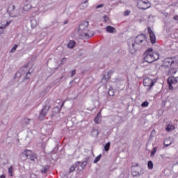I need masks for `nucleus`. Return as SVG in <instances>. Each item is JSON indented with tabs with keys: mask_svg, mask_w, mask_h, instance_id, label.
<instances>
[{
	"mask_svg": "<svg viewBox=\"0 0 178 178\" xmlns=\"http://www.w3.org/2000/svg\"><path fill=\"white\" fill-rule=\"evenodd\" d=\"M145 41L147 42V35L145 34L141 33L138 35L134 40V43H132L131 45H130V43L128 42L129 46V52L131 54V55L136 54L137 51H138V45H140V44H143Z\"/></svg>",
	"mask_w": 178,
	"mask_h": 178,
	"instance_id": "1",
	"label": "nucleus"
},
{
	"mask_svg": "<svg viewBox=\"0 0 178 178\" xmlns=\"http://www.w3.org/2000/svg\"><path fill=\"white\" fill-rule=\"evenodd\" d=\"M88 26L90 23L88 21H82L79 25L78 33L81 37H85V38H91L95 33L93 31H88Z\"/></svg>",
	"mask_w": 178,
	"mask_h": 178,
	"instance_id": "2",
	"label": "nucleus"
},
{
	"mask_svg": "<svg viewBox=\"0 0 178 178\" xmlns=\"http://www.w3.org/2000/svg\"><path fill=\"white\" fill-rule=\"evenodd\" d=\"M143 56L145 62H147V63H153V62L159 59V53L154 52V49L150 47L145 50L143 54Z\"/></svg>",
	"mask_w": 178,
	"mask_h": 178,
	"instance_id": "3",
	"label": "nucleus"
},
{
	"mask_svg": "<svg viewBox=\"0 0 178 178\" xmlns=\"http://www.w3.org/2000/svg\"><path fill=\"white\" fill-rule=\"evenodd\" d=\"M49 104V101L47 100L45 104L43 105V107L38 115L39 120H44V119L47 118V114L48 113L49 109H51V106Z\"/></svg>",
	"mask_w": 178,
	"mask_h": 178,
	"instance_id": "4",
	"label": "nucleus"
},
{
	"mask_svg": "<svg viewBox=\"0 0 178 178\" xmlns=\"http://www.w3.org/2000/svg\"><path fill=\"white\" fill-rule=\"evenodd\" d=\"M137 8L140 10H147L151 8V3L149 0H138Z\"/></svg>",
	"mask_w": 178,
	"mask_h": 178,
	"instance_id": "5",
	"label": "nucleus"
},
{
	"mask_svg": "<svg viewBox=\"0 0 178 178\" xmlns=\"http://www.w3.org/2000/svg\"><path fill=\"white\" fill-rule=\"evenodd\" d=\"M173 65H175V60H173V58H167L163 60L161 67H164V69H170Z\"/></svg>",
	"mask_w": 178,
	"mask_h": 178,
	"instance_id": "6",
	"label": "nucleus"
},
{
	"mask_svg": "<svg viewBox=\"0 0 178 178\" xmlns=\"http://www.w3.org/2000/svg\"><path fill=\"white\" fill-rule=\"evenodd\" d=\"M156 79H152L151 78H146L143 79V86L145 87H149L148 90H151L155 86Z\"/></svg>",
	"mask_w": 178,
	"mask_h": 178,
	"instance_id": "7",
	"label": "nucleus"
},
{
	"mask_svg": "<svg viewBox=\"0 0 178 178\" xmlns=\"http://www.w3.org/2000/svg\"><path fill=\"white\" fill-rule=\"evenodd\" d=\"M177 79L178 76H171L167 79L169 90H173V84H177L178 83Z\"/></svg>",
	"mask_w": 178,
	"mask_h": 178,
	"instance_id": "8",
	"label": "nucleus"
},
{
	"mask_svg": "<svg viewBox=\"0 0 178 178\" xmlns=\"http://www.w3.org/2000/svg\"><path fill=\"white\" fill-rule=\"evenodd\" d=\"M147 33L149 34L151 44H155L156 42V37L155 36V33L149 26L147 27Z\"/></svg>",
	"mask_w": 178,
	"mask_h": 178,
	"instance_id": "9",
	"label": "nucleus"
},
{
	"mask_svg": "<svg viewBox=\"0 0 178 178\" xmlns=\"http://www.w3.org/2000/svg\"><path fill=\"white\" fill-rule=\"evenodd\" d=\"M88 161H90V156L86 157L83 160V161H79V166L82 169H86V167L87 166V163H88Z\"/></svg>",
	"mask_w": 178,
	"mask_h": 178,
	"instance_id": "10",
	"label": "nucleus"
},
{
	"mask_svg": "<svg viewBox=\"0 0 178 178\" xmlns=\"http://www.w3.org/2000/svg\"><path fill=\"white\" fill-rule=\"evenodd\" d=\"M79 165H80V161H76L72 165H71L68 171L69 175H70V173H73Z\"/></svg>",
	"mask_w": 178,
	"mask_h": 178,
	"instance_id": "11",
	"label": "nucleus"
},
{
	"mask_svg": "<svg viewBox=\"0 0 178 178\" xmlns=\"http://www.w3.org/2000/svg\"><path fill=\"white\" fill-rule=\"evenodd\" d=\"M175 129H176V127H175V125H173V122H170L167 126L165 127V130L166 131H168V133L170 131H173V130H175Z\"/></svg>",
	"mask_w": 178,
	"mask_h": 178,
	"instance_id": "12",
	"label": "nucleus"
},
{
	"mask_svg": "<svg viewBox=\"0 0 178 178\" xmlns=\"http://www.w3.org/2000/svg\"><path fill=\"white\" fill-rule=\"evenodd\" d=\"M106 31L110 33L111 34H115L116 33V29L112 26H107L106 27Z\"/></svg>",
	"mask_w": 178,
	"mask_h": 178,
	"instance_id": "13",
	"label": "nucleus"
},
{
	"mask_svg": "<svg viewBox=\"0 0 178 178\" xmlns=\"http://www.w3.org/2000/svg\"><path fill=\"white\" fill-rule=\"evenodd\" d=\"M48 170H49V165H44V166L41 168L40 172H41V173H42L43 175H45V174L48 173Z\"/></svg>",
	"mask_w": 178,
	"mask_h": 178,
	"instance_id": "14",
	"label": "nucleus"
},
{
	"mask_svg": "<svg viewBox=\"0 0 178 178\" xmlns=\"http://www.w3.org/2000/svg\"><path fill=\"white\" fill-rule=\"evenodd\" d=\"M75 46L76 42L74 40H70L67 44V47L68 48H70V49H73V48H74Z\"/></svg>",
	"mask_w": 178,
	"mask_h": 178,
	"instance_id": "15",
	"label": "nucleus"
},
{
	"mask_svg": "<svg viewBox=\"0 0 178 178\" xmlns=\"http://www.w3.org/2000/svg\"><path fill=\"white\" fill-rule=\"evenodd\" d=\"M168 72L170 74H176V73H177V70L172 65V67H170Z\"/></svg>",
	"mask_w": 178,
	"mask_h": 178,
	"instance_id": "16",
	"label": "nucleus"
},
{
	"mask_svg": "<svg viewBox=\"0 0 178 178\" xmlns=\"http://www.w3.org/2000/svg\"><path fill=\"white\" fill-rule=\"evenodd\" d=\"M131 175L134 177H137V176L138 177L141 176V174L136 170H132Z\"/></svg>",
	"mask_w": 178,
	"mask_h": 178,
	"instance_id": "17",
	"label": "nucleus"
},
{
	"mask_svg": "<svg viewBox=\"0 0 178 178\" xmlns=\"http://www.w3.org/2000/svg\"><path fill=\"white\" fill-rule=\"evenodd\" d=\"M156 134V131H155V129H153L150 133L149 140H152V138H154V137H155Z\"/></svg>",
	"mask_w": 178,
	"mask_h": 178,
	"instance_id": "18",
	"label": "nucleus"
},
{
	"mask_svg": "<svg viewBox=\"0 0 178 178\" xmlns=\"http://www.w3.org/2000/svg\"><path fill=\"white\" fill-rule=\"evenodd\" d=\"M30 9H31V4L30 3L25 5L23 8V10H24L25 12H29Z\"/></svg>",
	"mask_w": 178,
	"mask_h": 178,
	"instance_id": "19",
	"label": "nucleus"
},
{
	"mask_svg": "<svg viewBox=\"0 0 178 178\" xmlns=\"http://www.w3.org/2000/svg\"><path fill=\"white\" fill-rule=\"evenodd\" d=\"M168 141H169V139H165L163 142V145L165 148L169 147L170 145H172V141H170V143H168Z\"/></svg>",
	"mask_w": 178,
	"mask_h": 178,
	"instance_id": "20",
	"label": "nucleus"
},
{
	"mask_svg": "<svg viewBox=\"0 0 178 178\" xmlns=\"http://www.w3.org/2000/svg\"><path fill=\"white\" fill-rule=\"evenodd\" d=\"M111 149V142H108L106 145H104V151L106 152H108L109 149Z\"/></svg>",
	"mask_w": 178,
	"mask_h": 178,
	"instance_id": "21",
	"label": "nucleus"
},
{
	"mask_svg": "<svg viewBox=\"0 0 178 178\" xmlns=\"http://www.w3.org/2000/svg\"><path fill=\"white\" fill-rule=\"evenodd\" d=\"M31 24L32 29H35V27H37V24H38L37 20H35V19H32V20L31 21Z\"/></svg>",
	"mask_w": 178,
	"mask_h": 178,
	"instance_id": "22",
	"label": "nucleus"
},
{
	"mask_svg": "<svg viewBox=\"0 0 178 178\" xmlns=\"http://www.w3.org/2000/svg\"><path fill=\"white\" fill-rule=\"evenodd\" d=\"M108 80H109V78H107L106 75L104 74L102 79V83H104V84H106V83H108Z\"/></svg>",
	"mask_w": 178,
	"mask_h": 178,
	"instance_id": "23",
	"label": "nucleus"
},
{
	"mask_svg": "<svg viewBox=\"0 0 178 178\" xmlns=\"http://www.w3.org/2000/svg\"><path fill=\"white\" fill-rule=\"evenodd\" d=\"M101 158H102V154H99L97 156L93 161V163H98L99 161H101Z\"/></svg>",
	"mask_w": 178,
	"mask_h": 178,
	"instance_id": "24",
	"label": "nucleus"
},
{
	"mask_svg": "<svg viewBox=\"0 0 178 178\" xmlns=\"http://www.w3.org/2000/svg\"><path fill=\"white\" fill-rule=\"evenodd\" d=\"M30 77H31V72H30V71H29V72L26 74V75H25V76H24V79H23V81H24V80H29V79H30Z\"/></svg>",
	"mask_w": 178,
	"mask_h": 178,
	"instance_id": "25",
	"label": "nucleus"
},
{
	"mask_svg": "<svg viewBox=\"0 0 178 178\" xmlns=\"http://www.w3.org/2000/svg\"><path fill=\"white\" fill-rule=\"evenodd\" d=\"M147 167L149 170L154 169V163H152V161H149L147 162Z\"/></svg>",
	"mask_w": 178,
	"mask_h": 178,
	"instance_id": "26",
	"label": "nucleus"
},
{
	"mask_svg": "<svg viewBox=\"0 0 178 178\" xmlns=\"http://www.w3.org/2000/svg\"><path fill=\"white\" fill-rule=\"evenodd\" d=\"M156 149H158V148H156V147L153 148V149L150 154L151 158H153V156H155V154H156Z\"/></svg>",
	"mask_w": 178,
	"mask_h": 178,
	"instance_id": "27",
	"label": "nucleus"
},
{
	"mask_svg": "<svg viewBox=\"0 0 178 178\" xmlns=\"http://www.w3.org/2000/svg\"><path fill=\"white\" fill-rule=\"evenodd\" d=\"M35 159H37V154H33L30 156V160L33 161V162H35Z\"/></svg>",
	"mask_w": 178,
	"mask_h": 178,
	"instance_id": "28",
	"label": "nucleus"
},
{
	"mask_svg": "<svg viewBox=\"0 0 178 178\" xmlns=\"http://www.w3.org/2000/svg\"><path fill=\"white\" fill-rule=\"evenodd\" d=\"M31 154V151H30L29 149H25L24 151V155H25V156H26V157L30 156Z\"/></svg>",
	"mask_w": 178,
	"mask_h": 178,
	"instance_id": "29",
	"label": "nucleus"
},
{
	"mask_svg": "<svg viewBox=\"0 0 178 178\" xmlns=\"http://www.w3.org/2000/svg\"><path fill=\"white\" fill-rule=\"evenodd\" d=\"M149 105V103L147 101H145L142 103L141 106L142 108H147Z\"/></svg>",
	"mask_w": 178,
	"mask_h": 178,
	"instance_id": "30",
	"label": "nucleus"
},
{
	"mask_svg": "<svg viewBox=\"0 0 178 178\" xmlns=\"http://www.w3.org/2000/svg\"><path fill=\"white\" fill-rule=\"evenodd\" d=\"M17 47H18L17 44H15V45L13 46V47L11 49L10 52H11L12 54H14V52H16V49H17Z\"/></svg>",
	"mask_w": 178,
	"mask_h": 178,
	"instance_id": "31",
	"label": "nucleus"
},
{
	"mask_svg": "<svg viewBox=\"0 0 178 178\" xmlns=\"http://www.w3.org/2000/svg\"><path fill=\"white\" fill-rule=\"evenodd\" d=\"M108 94L109 97H113V95H115V92H113V90H108Z\"/></svg>",
	"mask_w": 178,
	"mask_h": 178,
	"instance_id": "32",
	"label": "nucleus"
},
{
	"mask_svg": "<svg viewBox=\"0 0 178 178\" xmlns=\"http://www.w3.org/2000/svg\"><path fill=\"white\" fill-rule=\"evenodd\" d=\"M131 13V11L129 10H127L124 12L123 15L124 16H129Z\"/></svg>",
	"mask_w": 178,
	"mask_h": 178,
	"instance_id": "33",
	"label": "nucleus"
},
{
	"mask_svg": "<svg viewBox=\"0 0 178 178\" xmlns=\"http://www.w3.org/2000/svg\"><path fill=\"white\" fill-rule=\"evenodd\" d=\"M103 19H104L105 23H107V22H109V17L108 16H106V15H104L103 17Z\"/></svg>",
	"mask_w": 178,
	"mask_h": 178,
	"instance_id": "34",
	"label": "nucleus"
},
{
	"mask_svg": "<svg viewBox=\"0 0 178 178\" xmlns=\"http://www.w3.org/2000/svg\"><path fill=\"white\" fill-rule=\"evenodd\" d=\"M99 122H101V120H99V117H98V115H97V117L95 118V122L98 124Z\"/></svg>",
	"mask_w": 178,
	"mask_h": 178,
	"instance_id": "35",
	"label": "nucleus"
},
{
	"mask_svg": "<svg viewBox=\"0 0 178 178\" xmlns=\"http://www.w3.org/2000/svg\"><path fill=\"white\" fill-rule=\"evenodd\" d=\"M113 74V72L109 71L107 72L108 79H111V76Z\"/></svg>",
	"mask_w": 178,
	"mask_h": 178,
	"instance_id": "36",
	"label": "nucleus"
},
{
	"mask_svg": "<svg viewBox=\"0 0 178 178\" xmlns=\"http://www.w3.org/2000/svg\"><path fill=\"white\" fill-rule=\"evenodd\" d=\"M24 123L25 124H30V119L24 118Z\"/></svg>",
	"mask_w": 178,
	"mask_h": 178,
	"instance_id": "37",
	"label": "nucleus"
},
{
	"mask_svg": "<svg viewBox=\"0 0 178 178\" xmlns=\"http://www.w3.org/2000/svg\"><path fill=\"white\" fill-rule=\"evenodd\" d=\"M67 60V58H66L65 57L63 58L60 65H63V63H65V62H66Z\"/></svg>",
	"mask_w": 178,
	"mask_h": 178,
	"instance_id": "38",
	"label": "nucleus"
},
{
	"mask_svg": "<svg viewBox=\"0 0 178 178\" xmlns=\"http://www.w3.org/2000/svg\"><path fill=\"white\" fill-rule=\"evenodd\" d=\"M13 170V168L12 166H10L9 168H8V173L10 174V176H13L12 175V170Z\"/></svg>",
	"mask_w": 178,
	"mask_h": 178,
	"instance_id": "39",
	"label": "nucleus"
},
{
	"mask_svg": "<svg viewBox=\"0 0 178 178\" xmlns=\"http://www.w3.org/2000/svg\"><path fill=\"white\" fill-rule=\"evenodd\" d=\"M74 74H76V70H74L72 71L70 77H73V76H74Z\"/></svg>",
	"mask_w": 178,
	"mask_h": 178,
	"instance_id": "40",
	"label": "nucleus"
},
{
	"mask_svg": "<svg viewBox=\"0 0 178 178\" xmlns=\"http://www.w3.org/2000/svg\"><path fill=\"white\" fill-rule=\"evenodd\" d=\"M99 8H104V4H99L96 6V9H99Z\"/></svg>",
	"mask_w": 178,
	"mask_h": 178,
	"instance_id": "41",
	"label": "nucleus"
},
{
	"mask_svg": "<svg viewBox=\"0 0 178 178\" xmlns=\"http://www.w3.org/2000/svg\"><path fill=\"white\" fill-rule=\"evenodd\" d=\"M11 23H12V21L7 22L6 24L4 25L5 27H8V26H9Z\"/></svg>",
	"mask_w": 178,
	"mask_h": 178,
	"instance_id": "42",
	"label": "nucleus"
},
{
	"mask_svg": "<svg viewBox=\"0 0 178 178\" xmlns=\"http://www.w3.org/2000/svg\"><path fill=\"white\" fill-rule=\"evenodd\" d=\"M3 33H5V31H3V28H0V35L3 34Z\"/></svg>",
	"mask_w": 178,
	"mask_h": 178,
	"instance_id": "43",
	"label": "nucleus"
},
{
	"mask_svg": "<svg viewBox=\"0 0 178 178\" xmlns=\"http://www.w3.org/2000/svg\"><path fill=\"white\" fill-rule=\"evenodd\" d=\"M63 76H62L61 77H60L59 79H57V83H59V81H60L62 80V79H63Z\"/></svg>",
	"mask_w": 178,
	"mask_h": 178,
	"instance_id": "44",
	"label": "nucleus"
},
{
	"mask_svg": "<svg viewBox=\"0 0 178 178\" xmlns=\"http://www.w3.org/2000/svg\"><path fill=\"white\" fill-rule=\"evenodd\" d=\"M173 19L174 20H178V16L177 15L174 16Z\"/></svg>",
	"mask_w": 178,
	"mask_h": 178,
	"instance_id": "45",
	"label": "nucleus"
},
{
	"mask_svg": "<svg viewBox=\"0 0 178 178\" xmlns=\"http://www.w3.org/2000/svg\"><path fill=\"white\" fill-rule=\"evenodd\" d=\"M87 2H88V0H85L83 1L81 3L83 4V3H87Z\"/></svg>",
	"mask_w": 178,
	"mask_h": 178,
	"instance_id": "46",
	"label": "nucleus"
},
{
	"mask_svg": "<svg viewBox=\"0 0 178 178\" xmlns=\"http://www.w3.org/2000/svg\"><path fill=\"white\" fill-rule=\"evenodd\" d=\"M0 29H3V30H5V29H6V26H5V25L3 26H0Z\"/></svg>",
	"mask_w": 178,
	"mask_h": 178,
	"instance_id": "47",
	"label": "nucleus"
},
{
	"mask_svg": "<svg viewBox=\"0 0 178 178\" xmlns=\"http://www.w3.org/2000/svg\"><path fill=\"white\" fill-rule=\"evenodd\" d=\"M0 178H6V177L4 175H2L0 176Z\"/></svg>",
	"mask_w": 178,
	"mask_h": 178,
	"instance_id": "48",
	"label": "nucleus"
},
{
	"mask_svg": "<svg viewBox=\"0 0 178 178\" xmlns=\"http://www.w3.org/2000/svg\"><path fill=\"white\" fill-rule=\"evenodd\" d=\"M69 23V21H67V20H65V22H64V24H67Z\"/></svg>",
	"mask_w": 178,
	"mask_h": 178,
	"instance_id": "49",
	"label": "nucleus"
},
{
	"mask_svg": "<svg viewBox=\"0 0 178 178\" xmlns=\"http://www.w3.org/2000/svg\"><path fill=\"white\" fill-rule=\"evenodd\" d=\"M19 74V72H17L15 74V79H16V77L17 76V74Z\"/></svg>",
	"mask_w": 178,
	"mask_h": 178,
	"instance_id": "50",
	"label": "nucleus"
},
{
	"mask_svg": "<svg viewBox=\"0 0 178 178\" xmlns=\"http://www.w3.org/2000/svg\"><path fill=\"white\" fill-rule=\"evenodd\" d=\"M16 9V7L15 6H13V10H15Z\"/></svg>",
	"mask_w": 178,
	"mask_h": 178,
	"instance_id": "51",
	"label": "nucleus"
},
{
	"mask_svg": "<svg viewBox=\"0 0 178 178\" xmlns=\"http://www.w3.org/2000/svg\"><path fill=\"white\" fill-rule=\"evenodd\" d=\"M108 90H113V88H112V86H110Z\"/></svg>",
	"mask_w": 178,
	"mask_h": 178,
	"instance_id": "52",
	"label": "nucleus"
},
{
	"mask_svg": "<svg viewBox=\"0 0 178 178\" xmlns=\"http://www.w3.org/2000/svg\"><path fill=\"white\" fill-rule=\"evenodd\" d=\"M97 115H98V118H99V116H101V113H99Z\"/></svg>",
	"mask_w": 178,
	"mask_h": 178,
	"instance_id": "53",
	"label": "nucleus"
},
{
	"mask_svg": "<svg viewBox=\"0 0 178 178\" xmlns=\"http://www.w3.org/2000/svg\"><path fill=\"white\" fill-rule=\"evenodd\" d=\"M73 83V81H71L70 82V84H72Z\"/></svg>",
	"mask_w": 178,
	"mask_h": 178,
	"instance_id": "54",
	"label": "nucleus"
},
{
	"mask_svg": "<svg viewBox=\"0 0 178 178\" xmlns=\"http://www.w3.org/2000/svg\"><path fill=\"white\" fill-rule=\"evenodd\" d=\"M54 109H59V107H56Z\"/></svg>",
	"mask_w": 178,
	"mask_h": 178,
	"instance_id": "55",
	"label": "nucleus"
},
{
	"mask_svg": "<svg viewBox=\"0 0 178 178\" xmlns=\"http://www.w3.org/2000/svg\"><path fill=\"white\" fill-rule=\"evenodd\" d=\"M63 105H64V104L63 103V104H61V106H63Z\"/></svg>",
	"mask_w": 178,
	"mask_h": 178,
	"instance_id": "56",
	"label": "nucleus"
},
{
	"mask_svg": "<svg viewBox=\"0 0 178 178\" xmlns=\"http://www.w3.org/2000/svg\"><path fill=\"white\" fill-rule=\"evenodd\" d=\"M136 166H138V163H136Z\"/></svg>",
	"mask_w": 178,
	"mask_h": 178,
	"instance_id": "57",
	"label": "nucleus"
},
{
	"mask_svg": "<svg viewBox=\"0 0 178 178\" xmlns=\"http://www.w3.org/2000/svg\"><path fill=\"white\" fill-rule=\"evenodd\" d=\"M24 67H27V65L24 66Z\"/></svg>",
	"mask_w": 178,
	"mask_h": 178,
	"instance_id": "58",
	"label": "nucleus"
},
{
	"mask_svg": "<svg viewBox=\"0 0 178 178\" xmlns=\"http://www.w3.org/2000/svg\"><path fill=\"white\" fill-rule=\"evenodd\" d=\"M54 23H58V22L56 21Z\"/></svg>",
	"mask_w": 178,
	"mask_h": 178,
	"instance_id": "59",
	"label": "nucleus"
},
{
	"mask_svg": "<svg viewBox=\"0 0 178 178\" xmlns=\"http://www.w3.org/2000/svg\"><path fill=\"white\" fill-rule=\"evenodd\" d=\"M92 131L94 132V131H95H95Z\"/></svg>",
	"mask_w": 178,
	"mask_h": 178,
	"instance_id": "60",
	"label": "nucleus"
}]
</instances>
